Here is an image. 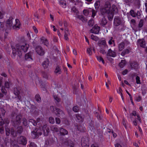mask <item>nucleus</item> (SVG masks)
I'll return each instance as SVG.
<instances>
[{
  "instance_id": "f257e3e1",
  "label": "nucleus",
  "mask_w": 147,
  "mask_h": 147,
  "mask_svg": "<svg viewBox=\"0 0 147 147\" xmlns=\"http://www.w3.org/2000/svg\"><path fill=\"white\" fill-rule=\"evenodd\" d=\"M29 47V45L26 43H24L23 45H21L17 44L16 45V48L12 46L13 54L12 57L13 58H15L17 54H18L19 57H21L22 55V51L24 53L26 52Z\"/></svg>"
},
{
  "instance_id": "f03ea898",
  "label": "nucleus",
  "mask_w": 147,
  "mask_h": 147,
  "mask_svg": "<svg viewBox=\"0 0 147 147\" xmlns=\"http://www.w3.org/2000/svg\"><path fill=\"white\" fill-rule=\"evenodd\" d=\"M111 5L109 2L105 3L104 7L100 10L101 13L102 15H107L108 19L112 20L114 16V13L111 10Z\"/></svg>"
},
{
  "instance_id": "7ed1b4c3",
  "label": "nucleus",
  "mask_w": 147,
  "mask_h": 147,
  "mask_svg": "<svg viewBox=\"0 0 147 147\" xmlns=\"http://www.w3.org/2000/svg\"><path fill=\"white\" fill-rule=\"evenodd\" d=\"M14 18L11 16L10 17L9 19L6 21V26L8 29L13 28L15 30H19L21 26L20 22L18 19L15 20L16 24L13 25V21Z\"/></svg>"
},
{
  "instance_id": "20e7f679",
  "label": "nucleus",
  "mask_w": 147,
  "mask_h": 147,
  "mask_svg": "<svg viewBox=\"0 0 147 147\" xmlns=\"http://www.w3.org/2000/svg\"><path fill=\"white\" fill-rule=\"evenodd\" d=\"M37 124L39 125V128L40 130L43 131V134L45 136H47L48 135V134L49 132L50 128L49 126L47 124H45L42 126L41 125H40L41 121L40 118H38L36 121Z\"/></svg>"
},
{
  "instance_id": "39448f33",
  "label": "nucleus",
  "mask_w": 147,
  "mask_h": 147,
  "mask_svg": "<svg viewBox=\"0 0 147 147\" xmlns=\"http://www.w3.org/2000/svg\"><path fill=\"white\" fill-rule=\"evenodd\" d=\"M50 109L51 112L54 113L57 116L61 118H63L64 117V112L60 109L57 108L53 106H51L50 107Z\"/></svg>"
},
{
  "instance_id": "423d86ee",
  "label": "nucleus",
  "mask_w": 147,
  "mask_h": 147,
  "mask_svg": "<svg viewBox=\"0 0 147 147\" xmlns=\"http://www.w3.org/2000/svg\"><path fill=\"white\" fill-rule=\"evenodd\" d=\"M4 29V24L3 22H0V40H1L2 42H5L6 39L7 38V36L8 34L7 32H5L4 34V38L3 39L2 37V35Z\"/></svg>"
},
{
  "instance_id": "0eeeda50",
  "label": "nucleus",
  "mask_w": 147,
  "mask_h": 147,
  "mask_svg": "<svg viewBox=\"0 0 147 147\" xmlns=\"http://www.w3.org/2000/svg\"><path fill=\"white\" fill-rule=\"evenodd\" d=\"M81 144L82 147H88L89 140L86 137H84L81 139Z\"/></svg>"
},
{
  "instance_id": "6e6552de",
  "label": "nucleus",
  "mask_w": 147,
  "mask_h": 147,
  "mask_svg": "<svg viewBox=\"0 0 147 147\" xmlns=\"http://www.w3.org/2000/svg\"><path fill=\"white\" fill-rule=\"evenodd\" d=\"M21 91V89L20 88L14 87L13 88V93L16 96L15 98H18L20 100L21 99V96L19 95Z\"/></svg>"
},
{
  "instance_id": "1a4fd4ad",
  "label": "nucleus",
  "mask_w": 147,
  "mask_h": 147,
  "mask_svg": "<svg viewBox=\"0 0 147 147\" xmlns=\"http://www.w3.org/2000/svg\"><path fill=\"white\" fill-rule=\"evenodd\" d=\"M17 141L18 143L25 145L27 143V140L26 138L23 136H20L17 139Z\"/></svg>"
},
{
  "instance_id": "9d476101",
  "label": "nucleus",
  "mask_w": 147,
  "mask_h": 147,
  "mask_svg": "<svg viewBox=\"0 0 147 147\" xmlns=\"http://www.w3.org/2000/svg\"><path fill=\"white\" fill-rule=\"evenodd\" d=\"M36 51L37 53L40 55L43 56L45 54L44 50L40 46H38L36 48Z\"/></svg>"
},
{
  "instance_id": "9b49d317",
  "label": "nucleus",
  "mask_w": 147,
  "mask_h": 147,
  "mask_svg": "<svg viewBox=\"0 0 147 147\" xmlns=\"http://www.w3.org/2000/svg\"><path fill=\"white\" fill-rule=\"evenodd\" d=\"M21 119L19 116H17L16 118V120L13 121L12 123V125L14 127H16L17 126L20 125L21 123Z\"/></svg>"
},
{
  "instance_id": "f8f14e48",
  "label": "nucleus",
  "mask_w": 147,
  "mask_h": 147,
  "mask_svg": "<svg viewBox=\"0 0 147 147\" xmlns=\"http://www.w3.org/2000/svg\"><path fill=\"white\" fill-rule=\"evenodd\" d=\"M121 23L120 18L118 16H115V17L114 21V25L116 26L120 25Z\"/></svg>"
},
{
  "instance_id": "ddd939ff",
  "label": "nucleus",
  "mask_w": 147,
  "mask_h": 147,
  "mask_svg": "<svg viewBox=\"0 0 147 147\" xmlns=\"http://www.w3.org/2000/svg\"><path fill=\"white\" fill-rule=\"evenodd\" d=\"M100 30V27L97 25H95L93 27L92 29L90 30V32L96 34H98Z\"/></svg>"
},
{
  "instance_id": "4468645a",
  "label": "nucleus",
  "mask_w": 147,
  "mask_h": 147,
  "mask_svg": "<svg viewBox=\"0 0 147 147\" xmlns=\"http://www.w3.org/2000/svg\"><path fill=\"white\" fill-rule=\"evenodd\" d=\"M33 55V53L30 52L26 53L25 55V59L28 61H32L33 60V59L32 57Z\"/></svg>"
},
{
  "instance_id": "2eb2a0df",
  "label": "nucleus",
  "mask_w": 147,
  "mask_h": 147,
  "mask_svg": "<svg viewBox=\"0 0 147 147\" xmlns=\"http://www.w3.org/2000/svg\"><path fill=\"white\" fill-rule=\"evenodd\" d=\"M130 67L131 69H134L137 71L138 68V63L136 61L131 62L130 64Z\"/></svg>"
},
{
  "instance_id": "dca6fc26",
  "label": "nucleus",
  "mask_w": 147,
  "mask_h": 147,
  "mask_svg": "<svg viewBox=\"0 0 147 147\" xmlns=\"http://www.w3.org/2000/svg\"><path fill=\"white\" fill-rule=\"evenodd\" d=\"M137 44L141 47L145 48L146 47V43L143 39H139L137 41Z\"/></svg>"
},
{
  "instance_id": "f3484780",
  "label": "nucleus",
  "mask_w": 147,
  "mask_h": 147,
  "mask_svg": "<svg viewBox=\"0 0 147 147\" xmlns=\"http://www.w3.org/2000/svg\"><path fill=\"white\" fill-rule=\"evenodd\" d=\"M98 45L100 47L103 46L105 48H108L106 41L105 40H99L98 42Z\"/></svg>"
},
{
  "instance_id": "a211bd4d",
  "label": "nucleus",
  "mask_w": 147,
  "mask_h": 147,
  "mask_svg": "<svg viewBox=\"0 0 147 147\" xmlns=\"http://www.w3.org/2000/svg\"><path fill=\"white\" fill-rule=\"evenodd\" d=\"M59 132L61 136H65L68 134V131L67 130L61 127L60 128Z\"/></svg>"
},
{
  "instance_id": "6ab92c4d",
  "label": "nucleus",
  "mask_w": 147,
  "mask_h": 147,
  "mask_svg": "<svg viewBox=\"0 0 147 147\" xmlns=\"http://www.w3.org/2000/svg\"><path fill=\"white\" fill-rule=\"evenodd\" d=\"M107 23V19L103 17L101 20L100 22V25L103 27H104Z\"/></svg>"
},
{
  "instance_id": "aec40b11",
  "label": "nucleus",
  "mask_w": 147,
  "mask_h": 147,
  "mask_svg": "<svg viewBox=\"0 0 147 147\" xmlns=\"http://www.w3.org/2000/svg\"><path fill=\"white\" fill-rule=\"evenodd\" d=\"M49 61L48 59H46L43 62L42 65L45 69L47 68L49 66Z\"/></svg>"
},
{
  "instance_id": "412c9836",
  "label": "nucleus",
  "mask_w": 147,
  "mask_h": 147,
  "mask_svg": "<svg viewBox=\"0 0 147 147\" xmlns=\"http://www.w3.org/2000/svg\"><path fill=\"white\" fill-rule=\"evenodd\" d=\"M61 72L62 71L59 65H57L54 71L55 73L60 74H61Z\"/></svg>"
},
{
  "instance_id": "4be33fe9",
  "label": "nucleus",
  "mask_w": 147,
  "mask_h": 147,
  "mask_svg": "<svg viewBox=\"0 0 147 147\" xmlns=\"http://www.w3.org/2000/svg\"><path fill=\"white\" fill-rule=\"evenodd\" d=\"M88 127L92 131H94L95 128L94 125V122L92 121H91L89 123Z\"/></svg>"
},
{
  "instance_id": "5701e85b",
  "label": "nucleus",
  "mask_w": 147,
  "mask_h": 147,
  "mask_svg": "<svg viewBox=\"0 0 147 147\" xmlns=\"http://www.w3.org/2000/svg\"><path fill=\"white\" fill-rule=\"evenodd\" d=\"M59 5L63 8H65L67 6L66 1L64 0H61L59 1Z\"/></svg>"
},
{
  "instance_id": "b1692460",
  "label": "nucleus",
  "mask_w": 147,
  "mask_h": 147,
  "mask_svg": "<svg viewBox=\"0 0 147 147\" xmlns=\"http://www.w3.org/2000/svg\"><path fill=\"white\" fill-rule=\"evenodd\" d=\"M107 54L108 55L113 57H115V53L112 51L111 49L108 50Z\"/></svg>"
},
{
  "instance_id": "393cba45",
  "label": "nucleus",
  "mask_w": 147,
  "mask_h": 147,
  "mask_svg": "<svg viewBox=\"0 0 147 147\" xmlns=\"http://www.w3.org/2000/svg\"><path fill=\"white\" fill-rule=\"evenodd\" d=\"M53 97L54 98V99L55 100V102L56 104L59 107V106L58 105V103L60 102L61 101V99L58 97L57 96L55 95H53Z\"/></svg>"
},
{
  "instance_id": "a878e982",
  "label": "nucleus",
  "mask_w": 147,
  "mask_h": 147,
  "mask_svg": "<svg viewBox=\"0 0 147 147\" xmlns=\"http://www.w3.org/2000/svg\"><path fill=\"white\" fill-rule=\"evenodd\" d=\"M76 121L78 122H82L83 121V119L82 117L79 114H76Z\"/></svg>"
},
{
  "instance_id": "bb28decb",
  "label": "nucleus",
  "mask_w": 147,
  "mask_h": 147,
  "mask_svg": "<svg viewBox=\"0 0 147 147\" xmlns=\"http://www.w3.org/2000/svg\"><path fill=\"white\" fill-rule=\"evenodd\" d=\"M11 135L14 137L17 136L18 134L16 130H15L13 128H11Z\"/></svg>"
},
{
  "instance_id": "cd10ccee",
  "label": "nucleus",
  "mask_w": 147,
  "mask_h": 147,
  "mask_svg": "<svg viewBox=\"0 0 147 147\" xmlns=\"http://www.w3.org/2000/svg\"><path fill=\"white\" fill-rule=\"evenodd\" d=\"M35 100L38 102L40 103L41 101V98L39 94H36L35 95L34 97Z\"/></svg>"
},
{
  "instance_id": "c85d7f7f",
  "label": "nucleus",
  "mask_w": 147,
  "mask_h": 147,
  "mask_svg": "<svg viewBox=\"0 0 147 147\" xmlns=\"http://www.w3.org/2000/svg\"><path fill=\"white\" fill-rule=\"evenodd\" d=\"M51 130L54 132H57L59 131L60 129H59L57 125H53L51 127Z\"/></svg>"
},
{
  "instance_id": "c756f323",
  "label": "nucleus",
  "mask_w": 147,
  "mask_h": 147,
  "mask_svg": "<svg viewBox=\"0 0 147 147\" xmlns=\"http://www.w3.org/2000/svg\"><path fill=\"white\" fill-rule=\"evenodd\" d=\"M143 26V19H141L140 22H139L138 28V30H141V28Z\"/></svg>"
},
{
  "instance_id": "7c9ffc66",
  "label": "nucleus",
  "mask_w": 147,
  "mask_h": 147,
  "mask_svg": "<svg viewBox=\"0 0 147 147\" xmlns=\"http://www.w3.org/2000/svg\"><path fill=\"white\" fill-rule=\"evenodd\" d=\"M126 62L125 60H122L119 63V65L121 68H123L126 65Z\"/></svg>"
},
{
  "instance_id": "2f4dec72",
  "label": "nucleus",
  "mask_w": 147,
  "mask_h": 147,
  "mask_svg": "<svg viewBox=\"0 0 147 147\" xmlns=\"http://www.w3.org/2000/svg\"><path fill=\"white\" fill-rule=\"evenodd\" d=\"M125 46V43L124 42H122L120 43L119 45V50L121 51L124 48Z\"/></svg>"
},
{
  "instance_id": "473e14b6",
  "label": "nucleus",
  "mask_w": 147,
  "mask_h": 147,
  "mask_svg": "<svg viewBox=\"0 0 147 147\" xmlns=\"http://www.w3.org/2000/svg\"><path fill=\"white\" fill-rule=\"evenodd\" d=\"M76 127L78 131L83 132L84 131V129L83 127L81 125H77Z\"/></svg>"
},
{
  "instance_id": "72a5a7b5",
  "label": "nucleus",
  "mask_w": 147,
  "mask_h": 147,
  "mask_svg": "<svg viewBox=\"0 0 147 147\" xmlns=\"http://www.w3.org/2000/svg\"><path fill=\"white\" fill-rule=\"evenodd\" d=\"M91 12H92V17L93 18H94V16L96 15L97 11L93 9H90V13Z\"/></svg>"
},
{
  "instance_id": "f704fd0d",
  "label": "nucleus",
  "mask_w": 147,
  "mask_h": 147,
  "mask_svg": "<svg viewBox=\"0 0 147 147\" xmlns=\"http://www.w3.org/2000/svg\"><path fill=\"white\" fill-rule=\"evenodd\" d=\"M111 11L113 12L114 14L115 13H116L118 12V9L117 7L115 5H113L112 9H111Z\"/></svg>"
},
{
  "instance_id": "c9c22d12",
  "label": "nucleus",
  "mask_w": 147,
  "mask_h": 147,
  "mask_svg": "<svg viewBox=\"0 0 147 147\" xmlns=\"http://www.w3.org/2000/svg\"><path fill=\"white\" fill-rule=\"evenodd\" d=\"M18 134H21L23 131V128L22 126H19L16 129Z\"/></svg>"
},
{
  "instance_id": "e433bc0d",
  "label": "nucleus",
  "mask_w": 147,
  "mask_h": 147,
  "mask_svg": "<svg viewBox=\"0 0 147 147\" xmlns=\"http://www.w3.org/2000/svg\"><path fill=\"white\" fill-rule=\"evenodd\" d=\"M31 135L33 138H37L38 137L37 132L34 131H33L32 132Z\"/></svg>"
},
{
  "instance_id": "4c0bfd02",
  "label": "nucleus",
  "mask_w": 147,
  "mask_h": 147,
  "mask_svg": "<svg viewBox=\"0 0 147 147\" xmlns=\"http://www.w3.org/2000/svg\"><path fill=\"white\" fill-rule=\"evenodd\" d=\"M41 40L42 41L43 44L45 45H46L47 46L49 44V42L48 40L46 39H44L42 38L41 39Z\"/></svg>"
},
{
  "instance_id": "58836bf2",
  "label": "nucleus",
  "mask_w": 147,
  "mask_h": 147,
  "mask_svg": "<svg viewBox=\"0 0 147 147\" xmlns=\"http://www.w3.org/2000/svg\"><path fill=\"white\" fill-rule=\"evenodd\" d=\"M69 35V32H68V31H67V32H65L64 38L65 40H69L68 36Z\"/></svg>"
},
{
  "instance_id": "ea45409f",
  "label": "nucleus",
  "mask_w": 147,
  "mask_h": 147,
  "mask_svg": "<svg viewBox=\"0 0 147 147\" xmlns=\"http://www.w3.org/2000/svg\"><path fill=\"white\" fill-rule=\"evenodd\" d=\"M94 24V21L93 18H91L88 22V25L90 26H92Z\"/></svg>"
},
{
  "instance_id": "a19ab883",
  "label": "nucleus",
  "mask_w": 147,
  "mask_h": 147,
  "mask_svg": "<svg viewBox=\"0 0 147 147\" xmlns=\"http://www.w3.org/2000/svg\"><path fill=\"white\" fill-rule=\"evenodd\" d=\"M84 14L86 16H87L90 13V9H84L83 11Z\"/></svg>"
},
{
  "instance_id": "79ce46f5",
  "label": "nucleus",
  "mask_w": 147,
  "mask_h": 147,
  "mask_svg": "<svg viewBox=\"0 0 147 147\" xmlns=\"http://www.w3.org/2000/svg\"><path fill=\"white\" fill-rule=\"evenodd\" d=\"M90 38L91 39L96 41H97L98 40V38L97 36H94L93 34L91 35Z\"/></svg>"
},
{
  "instance_id": "37998d69",
  "label": "nucleus",
  "mask_w": 147,
  "mask_h": 147,
  "mask_svg": "<svg viewBox=\"0 0 147 147\" xmlns=\"http://www.w3.org/2000/svg\"><path fill=\"white\" fill-rule=\"evenodd\" d=\"M29 122L32 123L33 125L34 126H36L37 125L36 121L33 119H30Z\"/></svg>"
},
{
  "instance_id": "c03bdc74",
  "label": "nucleus",
  "mask_w": 147,
  "mask_h": 147,
  "mask_svg": "<svg viewBox=\"0 0 147 147\" xmlns=\"http://www.w3.org/2000/svg\"><path fill=\"white\" fill-rule=\"evenodd\" d=\"M92 49L91 47L88 48L87 49V53L90 56L92 55Z\"/></svg>"
},
{
  "instance_id": "a18cd8bd",
  "label": "nucleus",
  "mask_w": 147,
  "mask_h": 147,
  "mask_svg": "<svg viewBox=\"0 0 147 147\" xmlns=\"http://www.w3.org/2000/svg\"><path fill=\"white\" fill-rule=\"evenodd\" d=\"M96 58L97 59V60L99 62H100L101 61H102V63L104 64L105 63V61L100 56H97Z\"/></svg>"
},
{
  "instance_id": "49530a36",
  "label": "nucleus",
  "mask_w": 147,
  "mask_h": 147,
  "mask_svg": "<svg viewBox=\"0 0 147 147\" xmlns=\"http://www.w3.org/2000/svg\"><path fill=\"white\" fill-rule=\"evenodd\" d=\"M1 88V91L2 92L4 95H6L7 93V91L5 89L4 86H2Z\"/></svg>"
},
{
  "instance_id": "de8ad7c7",
  "label": "nucleus",
  "mask_w": 147,
  "mask_h": 147,
  "mask_svg": "<svg viewBox=\"0 0 147 147\" xmlns=\"http://www.w3.org/2000/svg\"><path fill=\"white\" fill-rule=\"evenodd\" d=\"M22 121L23 125L24 126H26L28 125V122L26 119L25 118H23L22 119Z\"/></svg>"
},
{
  "instance_id": "09e8293b",
  "label": "nucleus",
  "mask_w": 147,
  "mask_h": 147,
  "mask_svg": "<svg viewBox=\"0 0 147 147\" xmlns=\"http://www.w3.org/2000/svg\"><path fill=\"white\" fill-rule=\"evenodd\" d=\"M72 109L74 112H77L79 111V109L78 106H76L74 107Z\"/></svg>"
},
{
  "instance_id": "8fccbe9b",
  "label": "nucleus",
  "mask_w": 147,
  "mask_h": 147,
  "mask_svg": "<svg viewBox=\"0 0 147 147\" xmlns=\"http://www.w3.org/2000/svg\"><path fill=\"white\" fill-rule=\"evenodd\" d=\"M136 83L137 84H140L141 83V81L140 80V77L138 76H137L136 78Z\"/></svg>"
},
{
  "instance_id": "3c124183",
  "label": "nucleus",
  "mask_w": 147,
  "mask_h": 147,
  "mask_svg": "<svg viewBox=\"0 0 147 147\" xmlns=\"http://www.w3.org/2000/svg\"><path fill=\"white\" fill-rule=\"evenodd\" d=\"M77 18L81 20L83 22L85 21V19L82 15H79L77 16Z\"/></svg>"
},
{
  "instance_id": "603ef678",
  "label": "nucleus",
  "mask_w": 147,
  "mask_h": 147,
  "mask_svg": "<svg viewBox=\"0 0 147 147\" xmlns=\"http://www.w3.org/2000/svg\"><path fill=\"white\" fill-rule=\"evenodd\" d=\"M130 14L133 17H136V13L133 10H131L130 11Z\"/></svg>"
},
{
  "instance_id": "864d4df0",
  "label": "nucleus",
  "mask_w": 147,
  "mask_h": 147,
  "mask_svg": "<svg viewBox=\"0 0 147 147\" xmlns=\"http://www.w3.org/2000/svg\"><path fill=\"white\" fill-rule=\"evenodd\" d=\"M95 115L97 117L98 120H101L102 118V116L100 115L98 113L96 112L95 114Z\"/></svg>"
},
{
  "instance_id": "5fc2aeb1",
  "label": "nucleus",
  "mask_w": 147,
  "mask_h": 147,
  "mask_svg": "<svg viewBox=\"0 0 147 147\" xmlns=\"http://www.w3.org/2000/svg\"><path fill=\"white\" fill-rule=\"evenodd\" d=\"M75 144L72 141H70L68 142V146L69 147H74Z\"/></svg>"
},
{
  "instance_id": "6e6d98bb",
  "label": "nucleus",
  "mask_w": 147,
  "mask_h": 147,
  "mask_svg": "<svg viewBox=\"0 0 147 147\" xmlns=\"http://www.w3.org/2000/svg\"><path fill=\"white\" fill-rule=\"evenodd\" d=\"M49 121L50 123L53 124L55 123V120L53 117H50L49 118Z\"/></svg>"
},
{
  "instance_id": "4d7b16f0",
  "label": "nucleus",
  "mask_w": 147,
  "mask_h": 147,
  "mask_svg": "<svg viewBox=\"0 0 147 147\" xmlns=\"http://www.w3.org/2000/svg\"><path fill=\"white\" fill-rule=\"evenodd\" d=\"M6 134L7 136H8L11 133V130H10L9 128H5Z\"/></svg>"
},
{
  "instance_id": "13d9d810",
  "label": "nucleus",
  "mask_w": 147,
  "mask_h": 147,
  "mask_svg": "<svg viewBox=\"0 0 147 147\" xmlns=\"http://www.w3.org/2000/svg\"><path fill=\"white\" fill-rule=\"evenodd\" d=\"M100 5V2L99 1H97L94 3V6L96 9H98Z\"/></svg>"
},
{
  "instance_id": "bf43d9fd",
  "label": "nucleus",
  "mask_w": 147,
  "mask_h": 147,
  "mask_svg": "<svg viewBox=\"0 0 147 147\" xmlns=\"http://www.w3.org/2000/svg\"><path fill=\"white\" fill-rule=\"evenodd\" d=\"M42 75L44 78L46 79H47L48 78V76L47 73L45 72H43L42 73Z\"/></svg>"
},
{
  "instance_id": "052dcab7",
  "label": "nucleus",
  "mask_w": 147,
  "mask_h": 147,
  "mask_svg": "<svg viewBox=\"0 0 147 147\" xmlns=\"http://www.w3.org/2000/svg\"><path fill=\"white\" fill-rule=\"evenodd\" d=\"M71 11L75 13H77L78 11L75 7H73L71 8Z\"/></svg>"
},
{
  "instance_id": "680f3d73",
  "label": "nucleus",
  "mask_w": 147,
  "mask_h": 147,
  "mask_svg": "<svg viewBox=\"0 0 147 147\" xmlns=\"http://www.w3.org/2000/svg\"><path fill=\"white\" fill-rule=\"evenodd\" d=\"M41 87L42 88V90L44 91H47V89L45 88V84H43L42 83H41L40 85Z\"/></svg>"
},
{
  "instance_id": "e2e57ef3",
  "label": "nucleus",
  "mask_w": 147,
  "mask_h": 147,
  "mask_svg": "<svg viewBox=\"0 0 147 147\" xmlns=\"http://www.w3.org/2000/svg\"><path fill=\"white\" fill-rule=\"evenodd\" d=\"M5 88H9V82L7 81H6L5 83Z\"/></svg>"
},
{
  "instance_id": "0e129e2a",
  "label": "nucleus",
  "mask_w": 147,
  "mask_h": 147,
  "mask_svg": "<svg viewBox=\"0 0 147 147\" xmlns=\"http://www.w3.org/2000/svg\"><path fill=\"white\" fill-rule=\"evenodd\" d=\"M56 123L57 124H59L61 123V120L60 118L56 117L55 118Z\"/></svg>"
},
{
  "instance_id": "69168bd1",
  "label": "nucleus",
  "mask_w": 147,
  "mask_h": 147,
  "mask_svg": "<svg viewBox=\"0 0 147 147\" xmlns=\"http://www.w3.org/2000/svg\"><path fill=\"white\" fill-rule=\"evenodd\" d=\"M37 146L34 142H30L29 144V147H36Z\"/></svg>"
},
{
  "instance_id": "338daca9",
  "label": "nucleus",
  "mask_w": 147,
  "mask_h": 147,
  "mask_svg": "<svg viewBox=\"0 0 147 147\" xmlns=\"http://www.w3.org/2000/svg\"><path fill=\"white\" fill-rule=\"evenodd\" d=\"M136 16H137V17L138 18H140L141 17V13L140 11H138L137 12V13H136Z\"/></svg>"
},
{
  "instance_id": "774afa93",
  "label": "nucleus",
  "mask_w": 147,
  "mask_h": 147,
  "mask_svg": "<svg viewBox=\"0 0 147 147\" xmlns=\"http://www.w3.org/2000/svg\"><path fill=\"white\" fill-rule=\"evenodd\" d=\"M128 72V70L127 69H125L123 70V71L122 72V74L123 75H125L127 74V73Z\"/></svg>"
}]
</instances>
